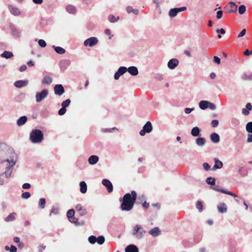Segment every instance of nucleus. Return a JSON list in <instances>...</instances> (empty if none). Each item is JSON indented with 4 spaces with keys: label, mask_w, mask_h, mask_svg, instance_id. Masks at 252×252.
<instances>
[{
    "label": "nucleus",
    "mask_w": 252,
    "mask_h": 252,
    "mask_svg": "<svg viewBox=\"0 0 252 252\" xmlns=\"http://www.w3.org/2000/svg\"><path fill=\"white\" fill-rule=\"evenodd\" d=\"M230 9L227 11L228 13H233L237 11V5L232 1L229 2Z\"/></svg>",
    "instance_id": "b1692460"
},
{
    "label": "nucleus",
    "mask_w": 252,
    "mask_h": 252,
    "mask_svg": "<svg viewBox=\"0 0 252 252\" xmlns=\"http://www.w3.org/2000/svg\"><path fill=\"white\" fill-rule=\"evenodd\" d=\"M211 125L214 127H217L219 125V121L217 120H213L211 122Z\"/></svg>",
    "instance_id": "0e129e2a"
},
{
    "label": "nucleus",
    "mask_w": 252,
    "mask_h": 252,
    "mask_svg": "<svg viewBox=\"0 0 252 252\" xmlns=\"http://www.w3.org/2000/svg\"><path fill=\"white\" fill-rule=\"evenodd\" d=\"M246 129L247 132L252 133V122H249L247 124Z\"/></svg>",
    "instance_id": "79ce46f5"
},
{
    "label": "nucleus",
    "mask_w": 252,
    "mask_h": 252,
    "mask_svg": "<svg viewBox=\"0 0 252 252\" xmlns=\"http://www.w3.org/2000/svg\"><path fill=\"white\" fill-rule=\"evenodd\" d=\"M155 78L158 81H161L163 80V76L160 73H157L155 75Z\"/></svg>",
    "instance_id": "864d4df0"
},
{
    "label": "nucleus",
    "mask_w": 252,
    "mask_h": 252,
    "mask_svg": "<svg viewBox=\"0 0 252 252\" xmlns=\"http://www.w3.org/2000/svg\"><path fill=\"white\" fill-rule=\"evenodd\" d=\"M30 139L33 143H39L43 139L42 132L39 129H33L30 133Z\"/></svg>",
    "instance_id": "7ed1b4c3"
},
{
    "label": "nucleus",
    "mask_w": 252,
    "mask_h": 252,
    "mask_svg": "<svg viewBox=\"0 0 252 252\" xmlns=\"http://www.w3.org/2000/svg\"><path fill=\"white\" fill-rule=\"evenodd\" d=\"M125 251L126 252H138V249L135 245L131 244L126 248Z\"/></svg>",
    "instance_id": "4be33fe9"
},
{
    "label": "nucleus",
    "mask_w": 252,
    "mask_h": 252,
    "mask_svg": "<svg viewBox=\"0 0 252 252\" xmlns=\"http://www.w3.org/2000/svg\"><path fill=\"white\" fill-rule=\"evenodd\" d=\"M252 110V105L251 103H248L246 105V108H243L242 110V114L245 116H247L250 114L249 111Z\"/></svg>",
    "instance_id": "a211bd4d"
},
{
    "label": "nucleus",
    "mask_w": 252,
    "mask_h": 252,
    "mask_svg": "<svg viewBox=\"0 0 252 252\" xmlns=\"http://www.w3.org/2000/svg\"><path fill=\"white\" fill-rule=\"evenodd\" d=\"M218 209L219 212L224 213L227 211V207L225 203H220L218 205Z\"/></svg>",
    "instance_id": "bb28decb"
},
{
    "label": "nucleus",
    "mask_w": 252,
    "mask_h": 252,
    "mask_svg": "<svg viewBox=\"0 0 252 252\" xmlns=\"http://www.w3.org/2000/svg\"><path fill=\"white\" fill-rule=\"evenodd\" d=\"M98 42V40L95 37H91L86 39L84 42V45L86 47H93Z\"/></svg>",
    "instance_id": "6e6552de"
},
{
    "label": "nucleus",
    "mask_w": 252,
    "mask_h": 252,
    "mask_svg": "<svg viewBox=\"0 0 252 252\" xmlns=\"http://www.w3.org/2000/svg\"><path fill=\"white\" fill-rule=\"evenodd\" d=\"M105 242V238L102 235L99 236L97 238H96V242L99 245L103 244Z\"/></svg>",
    "instance_id": "a19ab883"
},
{
    "label": "nucleus",
    "mask_w": 252,
    "mask_h": 252,
    "mask_svg": "<svg viewBox=\"0 0 252 252\" xmlns=\"http://www.w3.org/2000/svg\"><path fill=\"white\" fill-rule=\"evenodd\" d=\"M200 132V128L197 127L195 126L192 128L191 130V134L192 136L194 137H197L199 135Z\"/></svg>",
    "instance_id": "cd10ccee"
},
{
    "label": "nucleus",
    "mask_w": 252,
    "mask_h": 252,
    "mask_svg": "<svg viewBox=\"0 0 252 252\" xmlns=\"http://www.w3.org/2000/svg\"><path fill=\"white\" fill-rule=\"evenodd\" d=\"M206 143V140L203 137H198L195 140L196 144L199 147L203 146Z\"/></svg>",
    "instance_id": "a878e982"
},
{
    "label": "nucleus",
    "mask_w": 252,
    "mask_h": 252,
    "mask_svg": "<svg viewBox=\"0 0 252 252\" xmlns=\"http://www.w3.org/2000/svg\"><path fill=\"white\" fill-rule=\"evenodd\" d=\"M52 78L49 76L44 77L42 80V83L45 85H49L52 83Z\"/></svg>",
    "instance_id": "c9c22d12"
},
{
    "label": "nucleus",
    "mask_w": 252,
    "mask_h": 252,
    "mask_svg": "<svg viewBox=\"0 0 252 252\" xmlns=\"http://www.w3.org/2000/svg\"><path fill=\"white\" fill-rule=\"evenodd\" d=\"M21 196L24 199H28L30 197L31 194L29 192H25L22 194Z\"/></svg>",
    "instance_id": "4d7b16f0"
},
{
    "label": "nucleus",
    "mask_w": 252,
    "mask_h": 252,
    "mask_svg": "<svg viewBox=\"0 0 252 252\" xmlns=\"http://www.w3.org/2000/svg\"><path fill=\"white\" fill-rule=\"evenodd\" d=\"M99 160V158L97 156L92 155L90 156L88 158V162L91 165H94L96 164Z\"/></svg>",
    "instance_id": "f3484780"
},
{
    "label": "nucleus",
    "mask_w": 252,
    "mask_h": 252,
    "mask_svg": "<svg viewBox=\"0 0 252 252\" xmlns=\"http://www.w3.org/2000/svg\"><path fill=\"white\" fill-rule=\"evenodd\" d=\"M8 7L11 14L15 16H18L20 15L21 12L17 7L10 4L8 5Z\"/></svg>",
    "instance_id": "9b49d317"
},
{
    "label": "nucleus",
    "mask_w": 252,
    "mask_h": 252,
    "mask_svg": "<svg viewBox=\"0 0 252 252\" xmlns=\"http://www.w3.org/2000/svg\"><path fill=\"white\" fill-rule=\"evenodd\" d=\"M126 12L128 13H133L134 15H138L139 13V10L137 9H134L131 6H128L126 8Z\"/></svg>",
    "instance_id": "2f4dec72"
},
{
    "label": "nucleus",
    "mask_w": 252,
    "mask_h": 252,
    "mask_svg": "<svg viewBox=\"0 0 252 252\" xmlns=\"http://www.w3.org/2000/svg\"><path fill=\"white\" fill-rule=\"evenodd\" d=\"M52 47L54 49L57 54L62 55L65 52V50L61 47L53 45Z\"/></svg>",
    "instance_id": "c85d7f7f"
},
{
    "label": "nucleus",
    "mask_w": 252,
    "mask_h": 252,
    "mask_svg": "<svg viewBox=\"0 0 252 252\" xmlns=\"http://www.w3.org/2000/svg\"><path fill=\"white\" fill-rule=\"evenodd\" d=\"M5 178L4 172L0 174V185L2 186L4 185L5 182Z\"/></svg>",
    "instance_id": "603ef678"
},
{
    "label": "nucleus",
    "mask_w": 252,
    "mask_h": 252,
    "mask_svg": "<svg viewBox=\"0 0 252 252\" xmlns=\"http://www.w3.org/2000/svg\"><path fill=\"white\" fill-rule=\"evenodd\" d=\"M211 140L213 143H218L220 141V136L217 133H213L210 135Z\"/></svg>",
    "instance_id": "393cba45"
},
{
    "label": "nucleus",
    "mask_w": 252,
    "mask_h": 252,
    "mask_svg": "<svg viewBox=\"0 0 252 252\" xmlns=\"http://www.w3.org/2000/svg\"><path fill=\"white\" fill-rule=\"evenodd\" d=\"M153 130V126L151 123L150 121H148L143 126L142 129L139 132V134L141 136H144L146 133H149L151 132Z\"/></svg>",
    "instance_id": "39448f33"
},
{
    "label": "nucleus",
    "mask_w": 252,
    "mask_h": 252,
    "mask_svg": "<svg viewBox=\"0 0 252 252\" xmlns=\"http://www.w3.org/2000/svg\"><path fill=\"white\" fill-rule=\"evenodd\" d=\"M48 94L49 92L47 89H44L41 92L36 93L35 95L36 101L37 103L41 102L47 97Z\"/></svg>",
    "instance_id": "423d86ee"
},
{
    "label": "nucleus",
    "mask_w": 252,
    "mask_h": 252,
    "mask_svg": "<svg viewBox=\"0 0 252 252\" xmlns=\"http://www.w3.org/2000/svg\"><path fill=\"white\" fill-rule=\"evenodd\" d=\"M242 78L244 80H252V73L250 75H247L246 73H244L242 76Z\"/></svg>",
    "instance_id": "a18cd8bd"
},
{
    "label": "nucleus",
    "mask_w": 252,
    "mask_h": 252,
    "mask_svg": "<svg viewBox=\"0 0 252 252\" xmlns=\"http://www.w3.org/2000/svg\"><path fill=\"white\" fill-rule=\"evenodd\" d=\"M146 232L142 225L139 224L133 226L130 232L132 237L136 240H140L144 238Z\"/></svg>",
    "instance_id": "f03ea898"
},
{
    "label": "nucleus",
    "mask_w": 252,
    "mask_h": 252,
    "mask_svg": "<svg viewBox=\"0 0 252 252\" xmlns=\"http://www.w3.org/2000/svg\"><path fill=\"white\" fill-rule=\"evenodd\" d=\"M208 107L211 110H214L216 108V106L215 104L208 101Z\"/></svg>",
    "instance_id": "680f3d73"
},
{
    "label": "nucleus",
    "mask_w": 252,
    "mask_h": 252,
    "mask_svg": "<svg viewBox=\"0 0 252 252\" xmlns=\"http://www.w3.org/2000/svg\"><path fill=\"white\" fill-rule=\"evenodd\" d=\"M0 56L2 58H5L6 59H10L13 56V54L11 52L4 51L1 55Z\"/></svg>",
    "instance_id": "c756f323"
},
{
    "label": "nucleus",
    "mask_w": 252,
    "mask_h": 252,
    "mask_svg": "<svg viewBox=\"0 0 252 252\" xmlns=\"http://www.w3.org/2000/svg\"><path fill=\"white\" fill-rule=\"evenodd\" d=\"M29 83L28 80H18L14 83V86L18 88H21L26 86Z\"/></svg>",
    "instance_id": "2eb2a0df"
},
{
    "label": "nucleus",
    "mask_w": 252,
    "mask_h": 252,
    "mask_svg": "<svg viewBox=\"0 0 252 252\" xmlns=\"http://www.w3.org/2000/svg\"><path fill=\"white\" fill-rule=\"evenodd\" d=\"M206 182L207 184L212 186L211 187H213L215 185L216 180L214 178L210 177L206 179Z\"/></svg>",
    "instance_id": "4c0bfd02"
},
{
    "label": "nucleus",
    "mask_w": 252,
    "mask_h": 252,
    "mask_svg": "<svg viewBox=\"0 0 252 252\" xmlns=\"http://www.w3.org/2000/svg\"><path fill=\"white\" fill-rule=\"evenodd\" d=\"M88 241L91 244H94L96 242V237L95 236L91 235L89 237Z\"/></svg>",
    "instance_id": "09e8293b"
},
{
    "label": "nucleus",
    "mask_w": 252,
    "mask_h": 252,
    "mask_svg": "<svg viewBox=\"0 0 252 252\" xmlns=\"http://www.w3.org/2000/svg\"><path fill=\"white\" fill-rule=\"evenodd\" d=\"M214 62L215 63H217V64H219L220 63V58H219L217 56H214Z\"/></svg>",
    "instance_id": "774afa93"
},
{
    "label": "nucleus",
    "mask_w": 252,
    "mask_h": 252,
    "mask_svg": "<svg viewBox=\"0 0 252 252\" xmlns=\"http://www.w3.org/2000/svg\"><path fill=\"white\" fill-rule=\"evenodd\" d=\"M69 220L71 223H74L76 225H80L79 222H78V219L73 217L72 218H71L70 219H69Z\"/></svg>",
    "instance_id": "de8ad7c7"
},
{
    "label": "nucleus",
    "mask_w": 252,
    "mask_h": 252,
    "mask_svg": "<svg viewBox=\"0 0 252 252\" xmlns=\"http://www.w3.org/2000/svg\"><path fill=\"white\" fill-rule=\"evenodd\" d=\"M223 12L222 10H219L217 12L216 17L217 19H220L222 17Z\"/></svg>",
    "instance_id": "338daca9"
},
{
    "label": "nucleus",
    "mask_w": 252,
    "mask_h": 252,
    "mask_svg": "<svg viewBox=\"0 0 252 252\" xmlns=\"http://www.w3.org/2000/svg\"><path fill=\"white\" fill-rule=\"evenodd\" d=\"M102 183L103 185L107 188L108 192H111L113 191V185L109 180L108 179H103L102 181Z\"/></svg>",
    "instance_id": "ddd939ff"
},
{
    "label": "nucleus",
    "mask_w": 252,
    "mask_h": 252,
    "mask_svg": "<svg viewBox=\"0 0 252 252\" xmlns=\"http://www.w3.org/2000/svg\"><path fill=\"white\" fill-rule=\"evenodd\" d=\"M242 170H243V167H239L238 169V173L240 174V175L241 177L246 176L247 174V172L246 171L245 172H243Z\"/></svg>",
    "instance_id": "3c124183"
},
{
    "label": "nucleus",
    "mask_w": 252,
    "mask_h": 252,
    "mask_svg": "<svg viewBox=\"0 0 252 252\" xmlns=\"http://www.w3.org/2000/svg\"><path fill=\"white\" fill-rule=\"evenodd\" d=\"M104 33L107 35H109V38L110 39H111L112 37L113 36V35L111 34V32L110 31V30L109 29H105V31H104Z\"/></svg>",
    "instance_id": "e2e57ef3"
},
{
    "label": "nucleus",
    "mask_w": 252,
    "mask_h": 252,
    "mask_svg": "<svg viewBox=\"0 0 252 252\" xmlns=\"http://www.w3.org/2000/svg\"><path fill=\"white\" fill-rule=\"evenodd\" d=\"M119 17H116L113 15H110L108 16V20L111 23H115L118 21Z\"/></svg>",
    "instance_id": "ea45409f"
},
{
    "label": "nucleus",
    "mask_w": 252,
    "mask_h": 252,
    "mask_svg": "<svg viewBox=\"0 0 252 252\" xmlns=\"http://www.w3.org/2000/svg\"><path fill=\"white\" fill-rule=\"evenodd\" d=\"M211 189L216 190V191H219V192H220L221 193H225V194H228V195H230L231 196H232L234 197H237L238 196L237 194L230 191H228L226 189H222L221 188V187L218 185H214V186L213 187H211Z\"/></svg>",
    "instance_id": "0eeeda50"
},
{
    "label": "nucleus",
    "mask_w": 252,
    "mask_h": 252,
    "mask_svg": "<svg viewBox=\"0 0 252 252\" xmlns=\"http://www.w3.org/2000/svg\"><path fill=\"white\" fill-rule=\"evenodd\" d=\"M127 71L131 75L135 76L138 74V70L136 67L131 66L127 68Z\"/></svg>",
    "instance_id": "412c9836"
},
{
    "label": "nucleus",
    "mask_w": 252,
    "mask_h": 252,
    "mask_svg": "<svg viewBox=\"0 0 252 252\" xmlns=\"http://www.w3.org/2000/svg\"><path fill=\"white\" fill-rule=\"evenodd\" d=\"M6 161H7L8 163L6 167V170L4 172V175L5 178L8 179L10 177L12 173L13 168L16 164V161L13 160L10 161L9 159H6Z\"/></svg>",
    "instance_id": "20e7f679"
},
{
    "label": "nucleus",
    "mask_w": 252,
    "mask_h": 252,
    "mask_svg": "<svg viewBox=\"0 0 252 252\" xmlns=\"http://www.w3.org/2000/svg\"><path fill=\"white\" fill-rule=\"evenodd\" d=\"M160 229L158 227H155L152 228V229H151L149 231V233L151 235H152L154 237H157V236H158L160 234Z\"/></svg>",
    "instance_id": "aec40b11"
},
{
    "label": "nucleus",
    "mask_w": 252,
    "mask_h": 252,
    "mask_svg": "<svg viewBox=\"0 0 252 252\" xmlns=\"http://www.w3.org/2000/svg\"><path fill=\"white\" fill-rule=\"evenodd\" d=\"M179 61L176 59H172L169 61L167 63L168 68L170 69H174L178 65Z\"/></svg>",
    "instance_id": "4468645a"
},
{
    "label": "nucleus",
    "mask_w": 252,
    "mask_h": 252,
    "mask_svg": "<svg viewBox=\"0 0 252 252\" xmlns=\"http://www.w3.org/2000/svg\"><path fill=\"white\" fill-rule=\"evenodd\" d=\"M214 161L215 162V165L211 169L212 170L215 171L217 169H221L223 166V163L218 158H214Z\"/></svg>",
    "instance_id": "f8f14e48"
},
{
    "label": "nucleus",
    "mask_w": 252,
    "mask_h": 252,
    "mask_svg": "<svg viewBox=\"0 0 252 252\" xmlns=\"http://www.w3.org/2000/svg\"><path fill=\"white\" fill-rule=\"evenodd\" d=\"M55 94L59 96L62 95L64 93L63 87L61 84H57L54 87Z\"/></svg>",
    "instance_id": "9d476101"
},
{
    "label": "nucleus",
    "mask_w": 252,
    "mask_h": 252,
    "mask_svg": "<svg viewBox=\"0 0 252 252\" xmlns=\"http://www.w3.org/2000/svg\"><path fill=\"white\" fill-rule=\"evenodd\" d=\"M246 6L244 5H241L238 8L239 13L241 15L243 14L246 11Z\"/></svg>",
    "instance_id": "49530a36"
},
{
    "label": "nucleus",
    "mask_w": 252,
    "mask_h": 252,
    "mask_svg": "<svg viewBox=\"0 0 252 252\" xmlns=\"http://www.w3.org/2000/svg\"><path fill=\"white\" fill-rule=\"evenodd\" d=\"M137 197V193L135 191L132 190L131 194L127 193L124 195L123 198H120L119 201H122L121 205V209L122 211H130L135 203Z\"/></svg>",
    "instance_id": "f257e3e1"
},
{
    "label": "nucleus",
    "mask_w": 252,
    "mask_h": 252,
    "mask_svg": "<svg viewBox=\"0 0 252 252\" xmlns=\"http://www.w3.org/2000/svg\"><path fill=\"white\" fill-rule=\"evenodd\" d=\"M196 207L197 209H198L199 212H202L203 210V204L202 202L200 201H197L196 204Z\"/></svg>",
    "instance_id": "c03bdc74"
},
{
    "label": "nucleus",
    "mask_w": 252,
    "mask_h": 252,
    "mask_svg": "<svg viewBox=\"0 0 252 252\" xmlns=\"http://www.w3.org/2000/svg\"><path fill=\"white\" fill-rule=\"evenodd\" d=\"M16 215V213H12L10 214L8 216H7L5 219L4 220L6 222H9L13 221L15 220V216Z\"/></svg>",
    "instance_id": "473e14b6"
},
{
    "label": "nucleus",
    "mask_w": 252,
    "mask_h": 252,
    "mask_svg": "<svg viewBox=\"0 0 252 252\" xmlns=\"http://www.w3.org/2000/svg\"><path fill=\"white\" fill-rule=\"evenodd\" d=\"M75 211L73 209H70L67 212V217L69 219L74 216Z\"/></svg>",
    "instance_id": "37998d69"
},
{
    "label": "nucleus",
    "mask_w": 252,
    "mask_h": 252,
    "mask_svg": "<svg viewBox=\"0 0 252 252\" xmlns=\"http://www.w3.org/2000/svg\"><path fill=\"white\" fill-rule=\"evenodd\" d=\"M231 123L233 125L237 126L239 125L240 121L238 119L236 118H233L231 120Z\"/></svg>",
    "instance_id": "5fc2aeb1"
},
{
    "label": "nucleus",
    "mask_w": 252,
    "mask_h": 252,
    "mask_svg": "<svg viewBox=\"0 0 252 252\" xmlns=\"http://www.w3.org/2000/svg\"><path fill=\"white\" fill-rule=\"evenodd\" d=\"M66 11L70 13L74 14L76 12V9L75 7L72 5H68L66 7Z\"/></svg>",
    "instance_id": "e433bc0d"
},
{
    "label": "nucleus",
    "mask_w": 252,
    "mask_h": 252,
    "mask_svg": "<svg viewBox=\"0 0 252 252\" xmlns=\"http://www.w3.org/2000/svg\"><path fill=\"white\" fill-rule=\"evenodd\" d=\"M38 44L41 47H45L46 46V43L43 39H39L38 40Z\"/></svg>",
    "instance_id": "052dcab7"
},
{
    "label": "nucleus",
    "mask_w": 252,
    "mask_h": 252,
    "mask_svg": "<svg viewBox=\"0 0 252 252\" xmlns=\"http://www.w3.org/2000/svg\"><path fill=\"white\" fill-rule=\"evenodd\" d=\"M11 33L13 36L15 38H18L21 36V32L14 26H11L10 27Z\"/></svg>",
    "instance_id": "dca6fc26"
},
{
    "label": "nucleus",
    "mask_w": 252,
    "mask_h": 252,
    "mask_svg": "<svg viewBox=\"0 0 252 252\" xmlns=\"http://www.w3.org/2000/svg\"><path fill=\"white\" fill-rule=\"evenodd\" d=\"M70 61L69 60L65 59L60 62V67L61 69H65L70 64Z\"/></svg>",
    "instance_id": "5701e85b"
},
{
    "label": "nucleus",
    "mask_w": 252,
    "mask_h": 252,
    "mask_svg": "<svg viewBox=\"0 0 252 252\" xmlns=\"http://www.w3.org/2000/svg\"><path fill=\"white\" fill-rule=\"evenodd\" d=\"M178 13V8H172L169 11V16L171 18H173L176 16Z\"/></svg>",
    "instance_id": "f704fd0d"
},
{
    "label": "nucleus",
    "mask_w": 252,
    "mask_h": 252,
    "mask_svg": "<svg viewBox=\"0 0 252 252\" xmlns=\"http://www.w3.org/2000/svg\"><path fill=\"white\" fill-rule=\"evenodd\" d=\"M80 191L82 193H85L87 190V186L84 181H81L80 183Z\"/></svg>",
    "instance_id": "7c9ffc66"
},
{
    "label": "nucleus",
    "mask_w": 252,
    "mask_h": 252,
    "mask_svg": "<svg viewBox=\"0 0 252 252\" xmlns=\"http://www.w3.org/2000/svg\"><path fill=\"white\" fill-rule=\"evenodd\" d=\"M70 102V100L69 99H67L62 103V106L66 108L69 105Z\"/></svg>",
    "instance_id": "8fccbe9b"
},
{
    "label": "nucleus",
    "mask_w": 252,
    "mask_h": 252,
    "mask_svg": "<svg viewBox=\"0 0 252 252\" xmlns=\"http://www.w3.org/2000/svg\"><path fill=\"white\" fill-rule=\"evenodd\" d=\"M199 106L202 110H205L208 107V101L206 100H201L199 103Z\"/></svg>",
    "instance_id": "72a5a7b5"
},
{
    "label": "nucleus",
    "mask_w": 252,
    "mask_h": 252,
    "mask_svg": "<svg viewBox=\"0 0 252 252\" xmlns=\"http://www.w3.org/2000/svg\"><path fill=\"white\" fill-rule=\"evenodd\" d=\"M28 118L26 116H23L20 117L17 121L16 124L18 126H23L27 121Z\"/></svg>",
    "instance_id": "6ab92c4d"
},
{
    "label": "nucleus",
    "mask_w": 252,
    "mask_h": 252,
    "mask_svg": "<svg viewBox=\"0 0 252 252\" xmlns=\"http://www.w3.org/2000/svg\"><path fill=\"white\" fill-rule=\"evenodd\" d=\"M202 166L204 169L206 171H208L211 169V167L210 165L207 162H204V163H203Z\"/></svg>",
    "instance_id": "13d9d810"
},
{
    "label": "nucleus",
    "mask_w": 252,
    "mask_h": 252,
    "mask_svg": "<svg viewBox=\"0 0 252 252\" xmlns=\"http://www.w3.org/2000/svg\"><path fill=\"white\" fill-rule=\"evenodd\" d=\"M127 71V68L125 66H121L119 68L117 72H115L114 78L115 80H117L119 79L120 77L126 72Z\"/></svg>",
    "instance_id": "1a4fd4ad"
},
{
    "label": "nucleus",
    "mask_w": 252,
    "mask_h": 252,
    "mask_svg": "<svg viewBox=\"0 0 252 252\" xmlns=\"http://www.w3.org/2000/svg\"><path fill=\"white\" fill-rule=\"evenodd\" d=\"M194 108H186L185 109L184 111L186 114H190L192 111H193L194 110Z\"/></svg>",
    "instance_id": "69168bd1"
},
{
    "label": "nucleus",
    "mask_w": 252,
    "mask_h": 252,
    "mask_svg": "<svg viewBox=\"0 0 252 252\" xmlns=\"http://www.w3.org/2000/svg\"><path fill=\"white\" fill-rule=\"evenodd\" d=\"M59 213L58 208L53 207L50 211V216H51L52 214L57 215Z\"/></svg>",
    "instance_id": "6e6d98bb"
},
{
    "label": "nucleus",
    "mask_w": 252,
    "mask_h": 252,
    "mask_svg": "<svg viewBox=\"0 0 252 252\" xmlns=\"http://www.w3.org/2000/svg\"><path fill=\"white\" fill-rule=\"evenodd\" d=\"M45 203H46L45 199L44 198H40L39 199V203H38L39 207L41 209H44L45 207Z\"/></svg>",
    "instance_id": "58836bf2"
},
{
    "label": "nucleus",
    "mask_w": 252,
    "mask_h": 252,
    "mask_svg": "<svg viewBox=\"0 0 252 252\" xmlns=\"http://www.w3.org/2000/svg\"><path fill=\"white\" fill-rule=\"evenodd\" d=\"M66 111V108H65L64 107H62L58 111V114L59 115L62 116L64 115Z\"/></svg>",
    "instance_id": "bf43d9fd"
}]
</instances>
